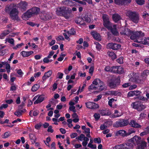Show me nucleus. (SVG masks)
Wrapping results in <instances>:
<instances>
[{
    "instance_id": "obj_37",
    "label": "nucleus",
    "mask_w": 149,
    "mask_h": 149,
    "mask_svg": "<svg viewBox=\"0 0 149 149\" xmlns=\"http://www.w3.org/2000/svg\"><path fill=\"white\" fill-rule=\"evenodd\" d=\"M149 74V70H144L142 73L141 76L143 79H145L147 75Z\"/></svg>"
},
{
    "instance_id": "obj_35",
    "label": "nucleus",
    "mask_w": 149,
    "mask_h": 149,
    "mask_svg": "<svg viewBox=\"0 0 149 149\" xmlns=\"http://www.w3.org/2000/svg\"><path fill=\"white\" fill-rule=\"evenodd\" d=\"M121 114L117 110L114 111V113L111 115V117L113 118L118 117L120 116Z\"/></svg>"
},
{
    "instance_id": "obj_16",
    "label": "nucleus",
    "mask_w": 149,
    "mask_h": 149,
    "mask_svg": "<svg viewBox=\"0 0 149 149\" xmlns=\"http://www.w3.org/2000/svg\"><path fill=\"white\" fill-rule=\"evenodd\" d=\"M120 32V34L122 35L129 36L132 35L133 32L131 31L130 29L127 28H125L123 29H121Z\"/></svg>"
},
{
    "instance_id": "obj_59",
    "label": "nucleus",
    "mask_w": 149,
    "mask_h": 149,
    "mask_svg": "<svg viewBox=\"0 0 149 149\" xmlns=\"http://www.w3.org/2000/svg\"><path fill=\"white\" fill-rule=\"evenodd\" d=\"M116 101V100H115L114 98H111L109 100V101L108 102V104L110 107H112V102H114V101Z\"/></svg>"
},
{
    "instance_id": "obj_56",
    "label": "nucleus",
    "mask_w": 149,
    "mask_h": 149,
    "mask_svg": "<svg viewBox=\"0 0 149 149\" xmlns=\"http://www.w3.org/2000/svg\"><path fill=\"white\" fill-rule=\"evenodd\" d=\"M52 71L51 70H49L48 72H45V74L48 77H49L52 74Z\"/></svg>"
},
{
    "instance_id": "obj_13",
    "label": "nucleus",
    "mask_w": 149,
    "mask_h": 149,
    "mask_svg": "<svg viewBox=\"0 0 149 149\" xmlns=\"http://www.w3.org/2000/svg\"><path fill=\"white\" fill-rule=\"evenodd\" d=\"M107 48L111 49L113 50H116L119 49L121 47L120 45L115 43H110L107 45Z\"/></svg>"
},
{
    "instance_id": "obj_25",
    "label": "nucleus",
    "mask_w": 149,
    "mask_h": 149,
    "mask_svg": "<svg viewBox=\"0 0 149 149\" xmlns=\"http://www.w3.org/2000/svg\"><path fill=\"white\" fill-rule=\"evenodd\" d=\"M91 34L93 37L96 40H100L101 37L100 34L97 32L95 31H93L91 32Z\"/></svg>"
},
{
    "instance_id": "obj_62",
    "label": "nucleus",
    "mask_w": 149,
    "mask_h": 149,
    "mask_svg": "<svg viewBox=\"0 0 149 149\" xmlns=\"http://www.w3.org/2000/svg\"><path fill=\"white\" fill-rule=\"evenodd\" d=\"M149 16V14L146 12H144L142 15V17L144 18H146Z\"/></svg>"
},
{
    "instance_id": "obj_49",
    "label": "nucleus",
    "mask_w": 149,
    "mask_h": 149,
    "mask_svg": "<svg viewBox=\"0 0 149 149\" xmlns=\"http://www.w3.org/2000/svg\"><path fill=\"white\" fill-rule=\"evenodd\" d=\"M125 144H121L120 145H118L115 146V148L116 149H122L123 147H124V146H125Z\"/></svg>"
},
{
    "instance_id": "obj_6",
    "label": "nucleus",
    "mask_w": 149,
    "mask_h": 149,
    "mask_svg": "<svg viewBox=\"0 0 149 149\" xmlns=\"http://www.w3.org/2000/svg\"><path fill=\"white\" fill-rule=\"evenodd\" d=\"M19 11L16 8H13L9 13L10 18L13 19L18 20L19 19L18 15Z\"/></svg>"
},
{
    "instance_id": "obj_39",
    "label": "nucleus",
    "mask_w": 149,
    "mask_h": 149,
    "mask_svg": "<svg viewBox=\"0 0 149 149\" xmlns=\"http://www.w3.org/2000/svg\"><path fill=\"white\" fill-rule=\"evenodd\" d=\"M117 72L116 73L122 74L124 72V70L123 68L117 66Z\"/></svg>"
},
{
    "instance_id": "obj_9",
    "label": "nucleus",
    "mask_w": 149,
    "mask_h": 149,
    "mask_svg": "<svg viewBox=\"0 0 149 149\" xmlns=\"http://www.w3.org/2000/svg\"><path fill=\"white\" fill-rule=\"evenodd\" d=\"M128 125L127 120L124 119H120L117 121L113 124V127H122L126 126Z\"/></svg>"
},
{
    "instance_id": "obj_23",
    "label": "nucleus",
    "mask_w": 149,
    "mask_h": 149,
    "mask_svg": "<svg viewBox=\"0 0 149 149\" xmlns=\"http://www.w3.org/2000/svg\"><path fill=\"white\" fill-rule=\"evenodd\" d=\"M16 5L15 4L12 3L10 5H7L5 9V11L7 13H10V12L11 10L14 8V7L16 6Z\"/></svg>"
},
{
    "instance_id": "obj_36",
    "label": "nucleus",
    "mask_w": 149,
    "mask_h": 149,
    "mask_svg": "<svg viewBox=\"0 0 149 149\" xmlns=\"http://www.w3.org/2000/svg\"><path fill=\"white\" fill-rule=\"evenodd\" d=\"M107 54L109 56L113 59H114L116 58V56L113 52H108Z\"/></svg>"
},
{
    "instance_id": "obj_33",
    "label": "nucleus",
    "mask_w": 149,
    "mask_h": 149,
    "mask_svg": "<svg viewBox=\"0 0 149 149\" xmlns=\"http://www.w3.org/2000/svg\"><path fill=\"white\" fill-rule=\"evenodd\" d=\"M9 33L10 31L8 30L4 31L2 33L0 34V38L1 39H3L4 37L9 34Z\"/></svg>"
},
{
    "instance_id": "obj_11",
    "label": "nucleus",
    "mask_w": 149,
    "mask_h": 149,
    "mask_svg": "<svg viewBox=\"0 0 149 149\" xmlns=\"http://www.w3.org/2000/svg\"><path fill=\"white\" fill-rule=\"evenodd\" d=\"M120 81L119 77H118L115 79L112 80L109 83V85L111 88H115L120 85Z\"/></svg>"
},
{
    "instance_id": "obj_45",
    "label": "nucleus",
    "mask_w": 149,
    "mask_h": 149,
    "mask_svg": "<svg viewBox=\"0 0 149 149\" xmlns=\"http://www.w3.org/2000/svg\"><path fill=\"white\" fill-rule=\"evenodd\" d=\"M75 33V32L74 29L72 28L70 29L67 32V34H68L69 36L71 35H74Z\"/></svg>"
},
{
    "instance_id": "obj_19",
    "label": "nucleus",
    "mask_w": 149,
    "mask_h": 149,
    "mask_svg": "<svg viewBox=\"0 0 149 149\" xmlns=\"http://www.w3.org/2000/svg\"><path fill=\"white\" fill-rule=\"evenodd\" d=\"M31 10H29L23 15L22 16V17L23 19L26 20L31 17L33 15V14L31 12Z\"/></svg>"
},
{
    "instance_id": "obj_63",
    "label": "nucleus",
    "mask_w": 149,
    "mask_h": 149,
    "mask_svg": "<svg viewBox=\"0 0 149 149\" xmlns=\"http://www.w3.org/2000/svg\"><path fill=\"white\" fill-rule=\"evenodd\" d=\"M137 86L136 84H133L131 86H130L129 88V89L130 90H132L136 88Z\"/></svg>"
},
{
    "instance_id": "obj_46",
    "label": "nucleus",
    "mask_w": 149,
    "mask_h": 149,
    "mask_svg": "<svg viewBox=\"0 0 149 149\" xmlns=\"http://www.w3.org/2000/svg\"><path fill=\"white\" fill-rule=\"evenodd\" d=\"M90 131V129L88 128H86L85 130H84V133L86 134V136L88 137H91Z\"/></svg>"
},
{
    "instance_id": "obj_51",
    "label": "nucleus",
    "mask_w": 149,
    "mask_h": 149,
    "mask_svg": "<svg viewBox=\"0 0 149 149\" xmlns=\"http://www.w3.org/2000/svg\"><path fill=\"white\" fill-rule=\"evenodd\" d=\"M137 3L140 5H142L144 3V0H135Z\"/></svg>"
},
{
    "instance_id": "obj_15",
    "label": "nucleus",
    "mask_w": 149,
    "mask_h": 149,
    "mask_svg": "<svg viewBox=\"0 0 149 149\" xmlns=\"http://www.w3.org/2000/svg\"><path fill=\"white\" fill-rule=\"evenodd\" d=\"M18 6L22 11L25 10L28 6V3L25 1H21L18 4Z\"/></svg>"
},
{
    "instance_id": "obj_21",
    "label": "nucleus",
    "mask_w": 149,
    "mask_h": 149,
    "mask_svg": "<svg viewBox=\"0 0 149 149\" xmlns=\"http://www.w3.org/2000/svg\"><path fill=\"white\" fill-rule=\"evenodd\" d=\"M135 41V42H136L138 43H140L141 44H142L143 45H147L149 46V38H144L142 40H141L139 41L138 40H136Z\"/></svg>"
},
{
    "instance_id": "obj_24",
    "label": "nucleus",
    "mask_w": 149,
    "mask_h": 149,
    "mask_svg": "<svg viewBox=\"0 0 149 149\" xmlns=\"http://www.w3.org/2000/svg\"><path fill=\"white\" fill-rule=\"evenodd\" d=\"M126 131L123 130H121L117 131L116 133V136H120L123 137L127 136Z\"/></svg>"
},
{
    "instance_id": "obj_41",
    "label": "nucleus",
    "mask_w": 149,
    "mask_h": 149,
    "mask_svg": "<svg viewBox=\"0 0 149 149\" xmlns=\"http://www.w3.org/2000/svg\"><path fill=\"white\" fill-rule=\"evenodd\" d=\"M94 44L96 45L95 47L99 51H100L102 48V45L97 42H94Z\"/></svg>"
},
{
    "instance_id": "obj_2",
    "label": "nucleus",
    "mask_w": 149,
    "mask_h": 149,
    "mask_svg": "<svg viewBox=\"0 0 149 149\" xmlns=\"http://www.w3.org/2000/svg\"><path fill=\"white\" fill-rule=\"evenodd\" d=\"M142 141L141 138L139 136H135L130 139L128 142L126 144V145H127V147L129 149H131L133 147L134 145L136 144L137 145L140 144Z\"/></svg>"
},
{
    "instance_id": "obj_26",
    "label": "nucleus",
    "mask_w": 149,
    "mask_h": 149,
    "mask_svg": "<svg viewBox=\"0 0 149 149\" xmlns=\"http://www.w3.org/2000/svg\"><path fill=\"white\" fill-rule=\"evenodd\" d=\"M99 113L102 116H109L111 114L108 109L101 110L99 111Z\"/></svg>"
},
{
    "instance_id": "obj_50",
    "label": "nucleus",
    "mask_w": 149,
    "mask_h": 149,
    "mask_svg": "<svg viewBox=\"0 0 149 149\" xmlns=\"http://www.w3.org/2000/svg\"><path fill=\"white\" fill-rule=\"evenodd\" d=\"M117 66H113L111 68V70L110 72L115 73H116L117 72Z\"/></svg>"
},
{
    "instance_id": "obj_17",
    "label": "nucleus",
    "mask_w": 149,
    "mask_h": 149,
    "mask_svg": "<svg viewBox=\"0 0 149 149\" xmlns=\"http://www.w3.org/2000/svg\"><path fill=\"white\" fill-rule=\"evenodd\" d=\"M44 97L42 95H40L38 97V95L35 96L33 99V101L36 100L34 102V104H37L42 102L44 100Z\"/></svg>"
},
{
    "instance_id": "obj_12",
    "label": "nucleus",
    "mask_w": 149,
    "mask_h": 149,
    "mask_svg": "<svg viewBox=\"0 0 149 149\" xmlns=\"http://www.w3.org/2000/svg\"><path fill=\"white\" fill-rule=\"evenodd\" d=\"M66 10L64 11L62 16L65 17V19H69L72 17V15L71 13V10H69V8L66 7Z\"/></svg>"
},
{
    "instance_id": "obj_38",
    "label": "nucleus",
    "mask_w": 149,
    "mask_h": 149,
    "mask_svg": "<svg viewBox=\"0 0 149 149\" xmlns=\"http://www.w3.org/2000/svg\"><path fill=\"white\" fill-rule=\"evenodd\" d=\"M40 85L38 84H36L34 85L31 88V91L33 92L36 91L40 88Z\"/></svg>"
},
{
    "instance_id": "obj_3",
    "label": "nucleus",
    "mask_w": 149,
    "mask_h": 149,
    "mask_svg": "<svg viewBox=\"0 0 149 149\" xmlns=\"http://www.w3.org/2000/svg\"><path fill=\"white\" fill-rule=\"evenodd\" d=\"M126 14L129 18L134 23H137L139 22V16L137 13L128 10L126 13Z\"/></svg>"
},
{
    "instance_id": "obj_58",
    "label": "nucleus",
    "mask_w": 149,
    "mask_h": 149,
    "mask_svg": "<svg viewBox=\"0 0 149 149\" xmlns=\"http://www.w3.org/2000/svg\"><path fill=\"white\" fill-rule=\"evenodd\" d=\"M49 58H48L47 57L45 58L43 60V62L45 63H48L49 62H51L52 61V60H49Z\"/></svg>"
},
{
    "instance_id": "obj_54",
    "label": "nucleus",
    "mask_w": 149,
    "mask_h": 149,
    "mask_svg": "<svg viewBox=\"0 0 149 149\" xmlns=\"http://www.w3.org/2000/svg\"><path fill=\"white\" fill-rule=\"evenodd\" d=\"M10 132H5L2 138H6L8 137L10 135Z\"/></svg>"
},
{
    "instance_id": "obj_52",
    "label": "nucleus",
    "mask_w": 149,
    "mask_h": 149,
    "mask_svg": "<svg viewBox=\"0 0 149 149\" xmlns=\"http://www.w3.org/2000/svg\"><path fill=\"white\" fill-rule=\"evenodd\" d=\"M85 20L87 22H90L91 21V19L89 16L85 15L84 17Z\"/></svg>"
},
{
    "instance_id": "obj_1",
    "label": "nucleus",
    "mask_w": 149,
    "mask_h": 149,
    "mask_svg": "<svg viewBox=\"0 0 149 149\" xmlns=\"http://www.w3.org/2000/svg\"><path fill=\"white\" fill-rule=\"evenodd\" d=\"M106 88V87L104 82L98 78L94 79L92 82V84L88 88L89 90L98 89L100 91L104 90Z\"/></svg>"
},
{
    "instance_id": "obj_47",
    "label": "nucleus",
    "mask_w": 149,
    "mask_h": 149,
    "mask_svg": "<svg viewBox=\"0 0 149 149\" xmlns=\"http://www.w3.org/2000/svg\"><path fill=\"white\" fill-rule=\"evenodd\" d=\"M22 112H23V111L22 110H18L15 113V114L17 117H20L22 115Z\"/></svg>"
},
{
    "instance_id": "obj_53",
    "label": "nucleus",
    "mask_w": 149,
    "mask_h": 149,
    "mask_svg": "<svg viewBox=\"0 0 149 149\" xmlns=\"http://www.w3.org/2000/svg\"><path fill=\"white\" fill-rule=\"evenodd\" d=\"M117 62L120 64H122L123 63V57H120L116 60Z\"/></svg>"
},
{
    "instance_id": "obj_18",
    "label": "nucleus",
    "mask_w": 149,
    "mask_h": 149,
    "mask_svg": "<svg viewBox=\"0 0 149 149\" xmlns=\"http://www.w3.org/2000/svg\"><path fill=\"white\" fill-rule=\"evenodd\" d=\"M114 3L117 5L122 6L127 3H130L131 0H114Z\"/></svg>"
},
{
    "instance_id": "obj_55",
    "label": "nucleus",
    "mask_w": 149,
    "mask_h": 149,
    "mask_svg": "<svg viewBox=\"0 0 149 149\" xmlns=\"http://www.w3.org/2000/svg\"><path fill=\"white\" fill-rule=\"evenodd\" d=\"M24 44L23 43L18 44L16 46L13 47V49H17V48H20Z\"/></svg>"
},
{
    "instance_id": "obj_20",
    "label": "nucleus",
    "mask_w": 149,
    "mask_h": 149,
    "mask_svg": "<svg viewBox=\"0 0 149 149\" xmlns=\"http://www.w3.org/2000/svg\"><path fill=\"white\" fill-rule=\"evenodd\" d=\"M66 7H58L57 8L56 11V14L59 15H62L64 11L66 10L65 9Z\"/></svg>"
},
{
    "instance_id": "obj_4",
    "label": "nucleus",
    "mask_w": 149,
    "mask_h": 149,
    "mask_svg": "<svg viewBox=\"0 0 149 149\" xmlns=\"http://www.w3.org/2000/svg\"><path fill=\"white\" fill-rule=\"evenodd\" d=\"M144 36V34L141 31H136L135 32H133L132 35L130 37V38L133 40H136L139 41L141 40L142 37Z\"/></svg>"
},
{
    "instance_id": "obj_32",
    "label": "nucleus",
    "mask_w": 149,
    "mask_h": 149,
    "mask_svg": "<svg viewBox=\"0 0 149 149\" xmlns=\"http://www.w3.org/2000/svg\"><path fill=\"white\" fill-rule=\"evenodd\" d=\"M109 30H110L111 31L112 33L114 35H118V33L116 29V25H113V27L112 26V28Z\"/></svg>"
},
{
    "instance_id": "obj_64",
    "label": "nucleus",
    "mask_w": 149,
    "mask_h": 149,
    "mask_svg": "<svg viewBox=\"0 0 149 149\" xmlns=\"http://www.w3.org/2000/svg\"><path fill=\"white\" fill-rule=\"evenodd\" d=\"M56 40L57 41L63 40H64V38L62 36H59L57 37L56 38Z\"/></svg>"
},
{
    "instance_id": "obj_28",
    "label": "nucleus",
    "mask_w": 149,
    "mask_h": 149,
    "mask_svg": "<svg viewBox=\"0 0 149 149\" xmlns=\"http://www.w3.org/2000/svg\"><path fill=\"white\" fill-rule=\"evenodd\" d=\"M107 94L112 95L114 96H120L121 93L117 91H109L107 92Z\"/></svg>"
},
{
    "instance_id": "obj_57",
    "label": "nucleus",
    "mask_w": 149,
    "mask_h": 149,
    "mask_svg": "<svg viewBox=\"0 0 149 149\" xmlns=\"http://www.w3.org/2000/svg\"><path fill=\"white\" fill-rule=\"evenodd\" d=\"M146 116V113H142L139 115V118L140 119H142L145 118Z\"/></svg>"
},
{
    "instance_id": "obj_27",
    "label": "nucleus",
    "mask_w": 149,
    "mask_h": 149,
    "mask_svg": "<svg viewBox=\"0 0 149 149\" xmlns=\"http://www.w3.org/2000/svg\"><path fill=\"white\" fill-rule=\"evenodd\" d=\"M33 15L37 14L40 11V9L37 7H35L29 9Z\"/></svg>"
},
{
    "instance_id": "obj_60",
    "label": "nucleus",
    "mask_w": 149,
    "mask_h": 149,
    "mask_svg": "<svg viewBox=\"0 0 149 149\" xmlns=\"http://www.w3.org/2000/svg\"><path fill=\"white\" fill-rule=\"evenodd\" d=\"M69 109L70 111H72L74 113H76L77 111L75 109V107L74 106L70 107Z\"/></svg>"
},
{
    "instance_id": "obj_5",
    "label": "nucleus",
    "mask_w": 149,
    "mask_h": 149,
    "mask_svg": "<svg viewBox=\"0 0 149 149\" xmlns=\"http://www.w3.org/2000/svg\"><path fill=\"white\" fill-rule=\"evenodd\" d=\"M102 17L104 26L109 30L111 29L112 25L109 21V18L108 15L106 14L104 15H103Z\"/></svg>"
},
{
    "instance_id": "obj_61",
    "label": "nucleus",
    "mask_w": 149,
    "mask_h": 149,
    "mask_svg": "<svg viewBox=\"0 0 149 149\" xmlns=\"http://www.w3.org/2000/svg\"><path fill=\"white\" fill-rule=\"evenodd\" d=\"M17 73L19 75V77H21L24 74L23 72L21 69H19L17 71Z\"/></svg>"
},
{
    "instance_id": "obj_8",
    "label": "nucleus",
    "mask_w": 149,
    "mask_h": 149,
    "mask_svg": "<svg viewBox=\"0 0 149 149\" xmlns=\"http://www.w3.org/2000/svg\"><path fill=\"white\" fill-rule=\"evenodd\" d=\"M131 76H132L130 77L129 80L132 82H136L138 83H140L144 79H143L141 76L140 77H138L136 74L132 73L130 74Z\"/></svg>"
},
{
    "instance_id": "obj_48",
    "label": "nucleus",
    "mask_w": 149,
    "mask_h": 149,
    "mask_svg": "<svg viewBox=\"0 0 149 149\" xmlns=\"http://www.w3.org/2000/svg\"><path fill=\"white\" fill-rule=\"evenodd\" d=\"M72 1L70 0H65L63 1L62 2L63 4L64 5H69L71 3Z\"/></svg>"
},
{
    "instance_id": "obj_29",
    "label": "nucleus",
    "mask_w": 149,
    "mask_h": 149,
    "mask_svg": "<svg viewBox=\"0 0 149 149\" xmlns=\"http://www.w3.org/2000/svg\"><path fill=\"white\" fill-rule=\"evenodd\" d=\"M76 139H77L81 141L83 140L84 141H89V139L87 137H85L84 135L83 134H81L79 136L76 137Z\"/></svg>"
},
{
    "instance_id": "obj_44",
    "label": "nucleus",
    "mask_w": 149,
    "mask_h": 149,
    "mask_svg": "<svg viewBox=\"0 0 149 149\" xmlns=\"http://www.w3.org/2000/svg\"><path fill=\"white\" fill-rule=\"evenodd\" d=\"M82 18L81 17L78 18L75 20V22L77 24H83L84 23L82 22Z\"/></svg>"
},
{
    "instance_id": "obj_31",
    "label": "nucleus",
    "mask_w": 149,
    "mask_h": 149,
    "mask_svg": "<svg viewBox=\"0 0 149 149\" xmlns=\"http://www.w3.org/2000/svg\"><path fill=\"white\" fill-rule=\"evenodd\" d=\"M112 18L113 21L116 22H117L121 19L120 16L118 14H115L113 15Z\"/></svg>"
},
{
    "instance_id": "obj_14",
    "label": "nucleus",
    "mask_w": 149,
    "mask_h": 149,
    "mask_svg": "<svg viewBox=\"0 0 149 149\" xmlns=\"http://www.w3.org/2000/svg\"><path fill=\"white\" fill-rule=\"evenodd\" d=\"M86 107L87 108L91 109H94L99 108V105L95 103L92 102H88L85 103Z\"/></svg>"
},
{
    "instance_id": "obj_43",
    "label": "nucleus",
    "mask_w": 149,
    "mask_h": 149,
    "mask_svg": "<svg viewBox=\"0 0 149 149\" xmlns=\"http://www.w3.org/2000/svg\"><path fill=\"white\" fill-rule=\"evenodd\" d=\"M135 131L134 129L131 128L129 129L128 130L127 132H126V136H128L130 134L134 133L135 132Z\"/></svg>"
},
{
    "instance_id": "obj_40",
    "label": "nucleus",
    "mask_w": 149,
    "mask_h": 149,
    "mask_svg": "<svg viewBox=\"0 0 149 149\" xmlns=\"http://www.w3.org/2000/svg\"><path fill=\"white\" fill-rule=\"evenodd\" d=\"M5 41H6L5 43H6L7 42H8L11 45H14V40L13 38H6L5 39Z\"/></svg>"
},
{
    "instance_id": "obj_42",
    "label": "nucleus",
    "mask_w": 149,
    "mask_h": 149,
    "mask_svg": "<svg viewBox=\"0 0 149 149\" xmlns=\"http://www.w3.org/2000/svg\"><path fill=\"white\" fill-rule=\"evenodd\" d=\"M29 137L31 141L33 143H35L36 141V138L35 136L33 134H30Z\"/></svg>"
},
{
    "instance_id": "obj_7",
    "label": "nucleus",
    "mask_w": 149,
    "mask_h": 149,
    "mask_svg": "<svg viewBox=\"0 0 149 149\" xmlns=\"http://www.w3.org/2000/svg\"><path fill=\"white\" fill-rule=\"evenodd\" d=\"M131 105L133 108L140 111H141L146 108V106L138 102L133 103Z\"/></svg>"
},
{
    "instance_id": "obj_22",
    "label": "nucleus",
    "mask_w": 149,
    "mask_h": 149,
    "mask_svg": "<svg viewBox=\"0 0 149 149\" xmlns=\"http://www.w3.org/2000/svg\"><path fill=\"white\" fill-rule=\"evenodd\" d=\"M130 125L135 128H141V125L137 123L136 121L134 120H131L130 123Z\"/></svg>"
},
{
    "instance_id": "obj_34",
    "label": "nucleus",
    "mask_w": 149,
    "mask_h": 149,
    "mask_svg": "<svg viewBox=\"0 0 149 149\" xmlns=\"http://www.w3.org/2000/svg\"><path fill=\"white\" fill-rule=\"evenodd\" d=\"M140 144L138 146V149H144L146 146V143L143 141H142Z\"/></svg>"
},
{
    "instance_id": "obj_30",
    "label": "nucleus",
    "mask_w": 149,
    "mask_h": 149,
    "mask_svg": "<svg viewBox=\"0 0 149 149\" xmlns=\"http://www.w3.org/2000/svg\"><path fill=\"white\" fill-rule=\"evenodd\" d=\"M33 53L32 51L26 52L22 51L21 52V54L22 56L24 57H28L30 56Z\"/></svg>"
},
{
    "instance_id": "obj_10",
    "label": "nucleus",
    "mask_w": 149,
    "mask_h": 149,
    "mask_svg": "<svg viewBox=\"0 0 149 149\" xmlns=\"http://www.w3.org/2000/svg\"><path fill=\"white\" fill-rule=\"evenodd\" d=\"M52 14L50 12L42 11L40 14V18L44 20H49L52 18Z\"/></svg>"
}]
</instances>
